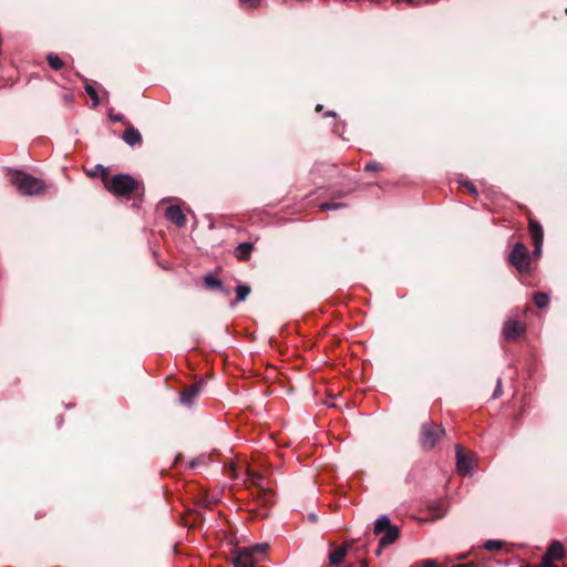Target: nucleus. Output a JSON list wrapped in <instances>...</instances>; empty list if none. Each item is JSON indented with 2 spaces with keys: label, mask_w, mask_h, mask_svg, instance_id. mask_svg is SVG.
Wrapping results in <instances>:
<instances>
[{
  "label": "nucleus",
  "mask_w": 567,
  "mask_h": 567,
  "mask_svg": "<svg viewBox=\"0 0 567 567\" xmlns=\"http://www.w3.org/2000/svg\"><path fill=\"white\" fill-rule=\"evenodd\" d=\"M251 289L248 285H238L236 287V300L234 302H231V306H235L236 302H241V301H245L247 299V297L249 296Z\"/></svg>",
  "instance_id": "17"
},
{
  "label": "nucleus",
  "mask_w": 567,
  "mask_h": 567,
  "mask_svg": "<svg viewBox=\"0 0 567 567\" xmlns=\"http://www.w3.org/2000/svg\"><path fill=\"white\" fill-rule=\"evenodd\" d=\"M165 216L178 227L184 226L186 223V217L179 206H169L165 212Z\"/></svg>",
  "instance_id": "11"
},
{
  "label": "nucleus",
  "mask_w": 567,
  "mask_h": 567,
  "mask_svg": "<svg viewBox=\"0 0 567 567\" xmlns=\"http://www.w3.org/2000/svg\"><path fill=\"white\" fill-rule=\"evenodd\" d=\"M347 567H351V566H347Z\"/></svg>",
  "instance_id": "39"
},
{
  "label": "nucleus",
  "mask_w": 567,
  "mask_h": 567,
  "mask_svg": "<svg viewBox=\"0 0 567 567\" xmlns=\"http://www.w3.org/2000/svg\"><path fill=\"white\" fill-rule=\"evenodd\" d=\"M260 0H239V4L243 8L254 9L257 8Z\"/></svg>",
  "instance_id": "25"
},
{
  "label": "nucleus",
  "mask_w": 567,
  "mask_h": 567,
  "mask_svg": "<svg viewBox=\"0 0 567 567\" xmlns=\"http://www.w3.org/2000/svg\"><path fill=\"white\" fill-rule=\"evenodd\" d=\"M508 262L520 274L529 271L530 255L522 243L515 244L508 256Z\"/></svg>",
  "instance_id": "5"
},
{
  "label": "nucleus",
  "mask_w": 567,
  "mask_h": 567,
  "mask_svg": "<svg viewBox=\"0 0 567 567\" xmlns=\"http://www.w3.org/2000/svg\"><path fill=\"white\" fill-rule=\"evenodd\" d=\"M209 457L206 456V455H200L196 458H194L192 462H190V467L195 468L197 466H200V465H206L207 462H208Z\"/></svg>",
  "instance_id": "23"
},
{
  "label": "nucleus",
  "mask_w": 567,
  "mask_h": 567,
  "mask_svg": "<svg viewBox=\"0 0 567 567\" xmlns=\"http://www.w3.org/2000/svg\"><path fill=\"white\" fill-rule=\"evenodd\" d=\"M321 109H322V106L320 104H318L317 107H316L317 111H319Z\"/></svg>",
  "instance_id": "37"
},
{
  "label": "nucleus",
  "mask_w": 567,
  "mask_h": 567,
  "mask_svg": "<svg viewBox=\"0 0 567 567\" xmlns=\"http://www.w3.org/2000/svg\"><path fill=\"white\" fill-rule=\"evenodd\" d=\"M218 291L221 292L224 296L230 295V289L225 288L224 286H223V289H218Z\"/></svg>",
  "instance_id": "33"
},
{
  "label": "nucleus",
  "mask_w": 567,
  "mask_h": 567,
  "mask_svg": "<svg viewBox=\"0 0 567 567\" xmlns=\"http://www.w3.org/2000/svg\"><path fill=\"white\" fill-rule=\"evenodd\" d=\"M380 169H381V165L377 162H370V163L365 164V166H364L365 172H375V171H380Z\"/></svg>",
  "instance_id": "27"
},
{
  "label": "nucleus",
  "mask_w": 567,
  "mask_h": 567,
  "mask_svg": "<svg viewBox=\"0 0 567 567\" xmlns=\"http://www.w3.org/2000/svg\"><path fill=\"white\" fill-rule=\"evenodd\" d=\"M204 388V382L198 381L179 393V401L183 405L192 408Z\"/></svg>",
  "instance_id": "7"
},
{
  "label": "nucleus",
  "mask_w": 567,
  "mask_h": 567,
  "mask_svg": "<svg viewBox=\"0 0 567 567\" xmlns=\"http://www.w3.org/2000/svg\"><path fill=\"white\" fill-rule=\"evenodd\" d=\"M525 324L516 319L507 320L502 329L503 338L506 341H514L525 333Z\"/></svg>",
  "instance_id": "6"
},
{
  "label": "nucleus",
  "mask_w": 567,
  "mask_h": 567,
  "mask_svg": "<svg viewBox=\"0 0 567 567\" xmlns=\"http://www.w3.org/2000/svg\"><path fill=\"white\" fill-rule=\"evenodd\" d=\"M85 92L90 95L93 106H97L100 103V99L96 90L91 84H86Z\"/></svg>",
  "instance_id": "21"
},
{
  "label": "nucleus",
  "mask_w": 567,
  "mask_h": 567,
  "mask_svg": "<svg viewBox=\"0 0 567 567\" xmlns=\"http://www.w3.org/2000/svg\"><path fill=\"white\" fill-rule=\"evenodd\" d=\"M102 169V179L110 193L115 196H128L138 189V183L128 174H116L109 179L105 167L99 165Z\"/></svg>",
  "instance_id": "2"
},
{
  "label": "nucleus",
  "mask_w": 567,
  "mask_h": 567,
  "mask_svg": "<svg viewBox=\"0 0 567 567\" xmlns=\"http://www.w3.org/2000/svg\"><path fill=\"white\" fill-rule=\"evenodd\" d=\"M484 548L487 549V550H498L502 548V543L499 540H487L485 542L484 544Z\"/></svg>",
  "instance_id": "24"
},
{
  "label": "nucleus",
  "mask_w": 567,
  "mask_h": 567,
  "mask_svg": "<svg viewBox=\"0 0 567 567\" xmlns=\"http://www.w3.org/2000/svg\"><path fill=\"white\" fill-rule=\"evenodd\" d=\"M564 556V548L559 542H553L543 558L546 560H559Z\"/></svg>",
  "instance_id": "12"
},
{
  "label": "nucleus",
  "mask_w": 567,
  "mask_h": 567,
  "mask_svg": "<svg viewBox=\"0 0 567 567\" xmlns=\"http://www.w3.org/2000/svg\"><path fill=\"white\" fill-rule=\"evenodd\" d=\"M456 470L462 475L472 473V456L464 453L461 445H456Z\"/></svg>",
  "instance_id": "10"
},
{
  "label": "nucleus",
  "mask_w": 567,
  "mask_h": 567,
  "mask_svg": "<svg viewBox=\"0 0 567 567\" xmlns=\"http://www.w3.org/2000/svg\"><path fill=\"white\" fill-rule=\"evenodd\" d=\"M254 249V245L251 243H240L235 249V256L239 260H245L249 257Z\"/></svg>",
  "instance_id": "15"
},
{
  "label": "nucleus",
  "mask_w": 567,
  "mask_h": 567,
  "mask_svg": "<svg viewBox=\"0 0 567 567\" xmlns=\"http://www.w3.org/2000/svg\"><path fill=\"white\" fill-rule=\"evenodd\" d=\"M452 567H473L471 564H457Z\"/></svg>",
  "instance_id": "34"
},
{
  "label": "nucleus",
  "mask_w": 567,
  "mask_h": 567,
  "mask_svg": "<svg viewBox=\"0 0 567 567\" xmlns=\"http://www.w3.org/2000/svg\"><path fill=\"white\" fill-rule=\"evenodd\" d=\"M528 231H529L530 238L533 240V244L535 246L533 255L537 257L542 252L543 236H544L543 228H542L540 224L537 223L536 220H529Z\"/></svg>",
  "instance_id": "9"
},
{
  "label": "nucleus",
  "mask_w": 567,
  "mask_h": 567,
  "mask_svg": "<svg viewBox=\"0 0 567 567\" xmlns=\"http://www.w3.org/2000/svg\"><path fill=\"white\" fill-rule=\"evenodd\" d=\"M502 394V379H497L496 388L493 393V399H497Z\"/></svg>",
  "instance_id": "28"
},
{
  "label": "nucleus",
  "mask_w": 567,
  "mask_h": 567,
  "mask_svg": "<svg viewBox=\"0 0 567 567\" xmlns=\"http://www.w3.org/2000/svg\"><path fill=\"white\" fill-rule=\"evenodd\" d=\"M326 115H327V116H334V112H332V111H328V112L326 113Z\"/></svg>",
  "instance_id": "36"
},
{
  "label": "nucleus",
  "mask_w": 567,
  "mask_h": 567,
  "mask_svg": "<svg viewBox=\"0 0 567 567\" xmlns=\"http://www.w3.org/2000/svg\"><path fill=\"white\" fill-rule=\"evenodd\" d=\"M374 534L381 535L379 546L385 547L393 544L399 537V529L392 525L386 515L380 516L374 523Z\"/></svg>",
  "instance_id": "3"
},
{
  "label": "nucleus",
  "mask_w": 567,
  "mask_h": 567,
  "mask_svg": "<svg viewBox=\"0 0 567 567\" xmlns=\"http://www.w3.org/2000/svg\"><path fill=\"white\" fill-rule=\"evenodd\" d=\"M348 548H349L348 545H342V546L338 547L336 550L331 551L329 554L330 565L339 566L343 561V559L348 553Z\"/></svg>",
  "instance_id": "14"
},
{
  "label": "nucleus",
  "mask_w": 567,
  "mask_h": 567,
  "mask_svg": "<svg viewBox=\"0 0 567 567\" xmlns=\"http://www.w3.org/2000/svg\"><path fill=\"white\" fill-rule=\"evenodd\" d=\"M533 299H534L535 305H536L538 308H545V307H547V305H548V302H549V297H548V295H547V293H545V292H540V291L536 292V293L534 295V298H533Z\"/></svg>",
  "instance_id": "20"
},
{
  "label": "nucleus",
  "mask_w": 567,
  "mask_h": 567,
  "mask_svg": "<svg viewBox=\"0 0 567 567\" xmlns=\"http://www.w3.org/2000/svg\"><path fill=\"white\" fill-rule=\"evenodd\" d=\"M321 210H334L343 207V204L336 202H326L319 205Z\"/></svg>",
  "instance_id": "22"
},
{
  "label": "nucleus",
  "mask_w": 567,
  "mask_h": 567,
  "mask_svg": "<svg viewBox=\"0 0 567 567\" xmlns=\"http://www.w3.org/2000/svg\"><path fill=\"white\" fill-rule=\"evenodd\" d=\"M445 434V430L435 423L425 422L422 424L420 443L423 449L431 450Z\"/></svg>",
  "instance_id": "4"
},
{
  "label": "nucleus",
  "mask_w": 567,
  "mask_h": 567,
  "mask_svg": "<svg viewBox=\"0 0 567 567\" xmlns=\"http://www.w3.org/2000/svg\"><path fill=\"white\" fill-rule=\"evenodd\" d=\"M363 567H367L365 565Z\"/></svg>",
  "instance_id": "38"
},
{
  "label": "nucleus",
  "mask_w": 567,
  "mask_h": 567,
  "mask_svg": "<svg viewBox=\"0 0 567 567\" xmlns=\"http://www.w3.org/2000/svg\"><path fill=\"white\" fill-rule=\"evenodd\" d=\"M539 567H557V566H555L553 564V560H546L545 558H543Z\"/></svg>",
  "instance_id": "32"
},
{
  "label": "nucleus",
  "mask_w": 567,
  "mask_h": 567,
  "mask_svg": "<svg viewBox=\"0 0 567 567\" xmlns=\"http://www.w3.org/2000/svg\"><path fill=\"white\" fill-rule=\"evenodd\" d=\"M463 185L468 189V192L476 196L477 195V189L475 188V186L471 183V182H464Z\"/></svg>",
  "instance_id": "30"
},
{
  "label": "nucleus",
  "mask_w": 567,
  "mask_h": 567,
  "mask_svg": "<svg viewBox=\"0 0 567 567\" xmlns=\"http://www.w3.org/2000/svg\"><path fill=\"white\" fill-rule=\"evenodd\" d=\"M8 177L17 190L24 196L39 195L45 189V183L42 179L22 171L9 169Z\"/></svg>",
  "instance_id": "1"
},
{
  "label": "nucleus",
  "mask_w": 567,
  "mask_h": 567,
  "mask_svg": "<svg viewBox=\"0 0 567 567\" xmlns=\"http://www.w3.org/2000/svg\"><path fill=\"white\" fill-rule=\"evenodd\" d=\"M47 61L50 68H52L55 71H59L64 66V62L61 60V58L53 52L47 55Z\"/></svg>",
  "instance_id": "19"
},
{
  "label": "nucleus",
  "mask_w": 567,
  "mask_h": 567,
  "mask_svg": "<svg viewBox=\"0 0 567 567\" xmlns=\"http://www.w3.org/2000/svg\"><path fill=\"white\" fill-rule=\"evenodd\" d=\"M245 548L252 557L257 558V556H262L267 553L269 545L267 543H260Z\"/></svg>",
  "instance_id": "18"
},
{
  "label": "nucleus",
  "mask_w": 567,
  "mask_h": 567,
  "mask_svg": "<svg viewBox=\"0 0 567 567\" xmlns=\"http://www.w3.org/2000/svg\"><path fill=\"white\" fill-rule=\"evenodd\" d=\"M204 285L209 290H218L223 289V282L217 277L212 274H208L204 277Z\"/></svg>",
  "instance_id": "16"
},
{
  "label": "nucleus",
  "mask_w": 567,
  "mask_h": 567,
  "mask_svg": "<svg viewBox=\"0 0 567 567\" xmlns=\"http://www.w3.org/2000/svg\"><path fill=\"white\" fill-rule=\"evenodd\" d=\"M123 141L127 145L134 146V145L141 144L142 135H141V133L136 128L128 127L123 133Z\"/></svg>",
  "instance_id": "13"
},
{
  "label": "nucleus",
  "mask_w": 567,
  "mask_h": 567,
  "mask_svg": "<svg viewBox=\"0 0 567 567\" xmlns=\"http://www.w3.org/2000/svg\"><path fill=\"white\" fill-rule=\"evenodd\" d=\"M252 482H254V484H256V485H258L259 487L264 488V485H262V483H264V477H262L261 475H255V476L252 477Z\"/></svg>",
  "instance_id": "31"
},
{
  "label": "nucleus",
  "mask_w": 567,
  "mask_h": 567,
  "mask_svg": "<svg viewBox=\"0 0 567 567\" xmlns=\"http://www.w3.org/2000/svg\"><path fill=\"white\" fill-rule=\"evenodd\" d=\"M414 567H439V564L434 559H424V560H421Z\"/></svg>",
  "instance_id": "26"
},
{
  "label": "nucleus",
  "mask_w": 567,
  "mask_h": 567,
  "mask_svg": "<svg viewBox=\"0 0 567 567\" xmlns=\"http://www.w3.org/2000/svg\"><path fill=\"white\" fill-rule=\"evenodd\" d=\"M109 116L112 122H122L124 120V116L121 113L114 114L112 111Z\"/></svg>",
  "instance_id": "29"
},
{
  "label": "nucleus",
  "mask_w": 567,
  "mask_h": 567,
  "mask_svg": "<svg viewBox=\"0 0 567 567\" xmlns=\"http://www.w3.org/2000/svg\"><path fill=\"white\" fill-rule=\"evenodd\" d=\"M309 518H310L311 520H313V522H315V520H317V516H316L315 514H310V515H309Z\"/></svg>",
  "instance_id": "35"
},
{
  "label": "nucleus",
  "mask_w": 567,
  "mask_h": 567,
  "mask_svg": "<svg viewBox=\"0 0 567 567\" xmlns=\"http://www.w3.org/2000/svg\"><path fill=\"white\" fill-rule=\"evenodd\" d=\"M257 558L252 557L245 547L238 548L233 553L234 567H255Z\"/></svg>",
  "instance_id": "8"
}]
</instances>
